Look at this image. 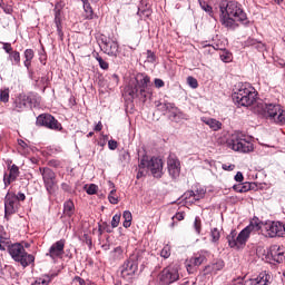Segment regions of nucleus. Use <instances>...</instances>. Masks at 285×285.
Masks as SVG:
<instances>
[{"label": "nucleus", "instance_id": "11", "mask_svg": "<svg viewBox=\"0 0 285 285\" xmlns=\"http://www.w3.org/2000/svg\"><path fill=\"white\" fill-rule=\"evenodd\" d=\"M208 255H210L208 250L200 249L186 261V268L189 275L197 273V268L208 259Z\"/></svg>", "mask_w": 285, "mask_h": 285}, {"label": "nucleus", "instance_id": "53", "mask_svg": "<svg viewBox=\"0 0 285 285\" xmlns=\"http://www.w3.org/2000/svg\"><path fill=\"white\" fill-rule=\"evenodd\" d=\"M82 238L83 243L87 244L89 250H92V237L88 234H83Z\"/></svg>", "mask_w": 285, "mask_h": 285}, {"label": "nucleus", "instance_id": "38", "mask_svg": "<svg viewBox=\"0 0 285 285\" xmlns=\"http://www.w3.org/2000/svg\"><path fill=\"white\" fill-rule=\"evenodd\" d=\"M205 196H206V190L196 189L194 191V199L190 200V204H195V202H199V199H204Z\"/></svg>", "mask_w": 285, "mask_h": 285}, {"label": "nucleus", "instance_id": "43", "mask_svg": "<svg viewBox=\"0 0 285 285\" xmlns=\"http://www.w3.org/2000/svg\"><path fill=\"white\" fill-rule=\"evenodd\" d=\"M96 61H98L99 67L102 70H108V68H109L108 62L106 60H104V58H101V56H99V53L96 55Z\"/></svg>", "mask_w": 285, "mask_h": 285}, {"label": "nucleus", "instance_id": "6", "mask_svg": "<svg viewBox=\"0 0 285 285\" xmlns=\"http://www.w3.org/2000/svg\"><path fill=\"white\" fill-rule=\"evenodd\" d=\"M39 173L42 177L47 195H49V197L57 195V190H59V185L55 170H52L50 167H40Z\"/></svg>", "mask_w": 285, "mask_h": 285}, {"label": "nucleus", "instance_id": "33", "mask_svg": "<svg viewBox=\"0 0 285 285\" xmlns=\"http://www.w3.org/2000/svg\"><path fill=\"white\" fill-rule=\"evenodd\" d=\"M122 218L125 219L122 223L124 228H130V226H132V213H130V210H125L122 213Z\"/></svg>", "mask_w": 285, "mask_h": 285}, {"label": "nucleus", "instance_id": "26", "mask_svg": "<svg viewBox=\"0 0 285 285\" xmlns=\"http://www.w3.org/2000/svg\"><path fill=\"white\" fill-rule=\"evenodd\" d=\"M12 246L10 242V236L3 230V227H0V250H6Z\"/></svg>", "mask_w": 285, "mask_h": 285}, {"label": "nucleus", "instance_id": "48", "mask_svg": "<svg viewBox=\"0 0 285 285\" xmlns=\"http://www.w3.org/2000/svg\"><path fill=\"white\" fill-rule=\"evenodd\" d=\"M146 55L148 63H155V61H157V55H155L153 50L148 49Z\"/></svg>", "mask_w": 285, "mask_h": 285}, {"label": "nucleus", "instance_id": "60", "mask_svg": "<svg viewBox=\"0 0 285 285\" xmlns=\"http://www.w3.org/2000/svg\"><path fill=\"white\" fill-rule=\"evenodd\" d=\"M48 166H50L51 168H59V166H61V161L57 159H51L48 161Z\"/></svg>", "mask_w": 285, "mask_h": 285}, {"label": "nucleus", "instance_id": "46", "mask_svg": "<svg viewBox=\"0 0 285 285\" xmlns=\"http://www.w3.org/2000/svg\"><path fill=\"white\" fill-rule=\"evenodd\" d=\"M220 59L224 61V63H230L233 61V55L228 51H224L220 55Z\"/></svg>", "mask_w": 285, "mask_h": 285}, {"label": "nucleus", "instance_id": "14", "mask_svg": "<svg viewBox=\"0 0 285 285\" xmlns=\"http://www.w3.org/2000/svg\"><path fill=\"white\" fill-rule=\"evenodd\" d=\"M100 49L108 57H117L119 55V43L110 38H101Z\"/></svg>", "mask_w": 285, "mask_h": 285}, {"label": "nucleus", "instance_id": "37", "mask_svg": "<svg viewBox=\"0 0 285 285\" xmlns=\"http://www.w3.org/2000/svg\"><path fill=\"white\" fill-rule=\"evenodd\" d=\"M138 17H141L142 19H148L150 14H153V10H150L148 7H138L137 11Z\"/></svg>", "mask_w": 285, "mask_h": 285}, {"label": "nucleus", "instance_id": "17", "mask_svg": "<svg viewBox=\"0 0 285 285\" xmlns=\"http://www.w3.org/2000/svg\"><path fill=\"white\" fill-rule=\"evenodd\" d=\"M8 170H9V174L7 171H4L3 174L4 188H8V186L14 183L19 178V175H21V171H19V166H17L16 164L11 166L9 165Z\"/></svg>", "mask_w": 285, "mask_h": 285}, {"label": "nucleus", "instance_id": "12", "mask_svg": "<svg viewBox=\"0 0 285 285\" xmlns=\"http://www.w3.org/2000/svg\"><path fill=\"white\" fill-rule=\"evenodd\" d=\"M139 271V262L137 255H131L121 266V277L124 279H132V276Z\"/></svg>", "mask_w": 285, "mask_h": 285}, {"label": "nucleus", "instance_id": "8", "mask_svg": "<svg viewBox=\"0 0 285 285\" xmlns=\"http://www.w3.org/2000/svg\"><path fill=\"white\" fill-rule=\"evenodd\" d=\"M250 227H245L238 235L237 230L233 229L227 236L229 248H244V246H246V242H248V238L250 237Z\"/></svg>", "mask_w": 285, "mask_h": 285}, {"label": "nucleus", "instance_id": "1", "mask_svg": "<svg viewBox=\"0 0 285 285\" xmlns=\"http://www.w3.org/2000/svg\"><path fill=\"white\" fill-rule=\"evenodd\" d=\"M219 12H220V23L228 30H236L239 28L237 21L248 26V17L246 12L242 8V3L230 0V1H222L219 3Z\"/></svg>", "mask_w": 285, "mask_h": 285}, {"label": "nucleus", "instance_id": "57", "mask_svg": "<svg viewBox=\"0 0 285 285\" xmlns=\"http://www.w3.org/2000/svg\"><path fill=\"white\" fill-rule=\"evenodd\" d=\"M58 275H59L58 273H50V274H46L41 278L45 279V282H48V284H50V282H52L55 277H57Z\"/></svg>", "mask_w": 285, "mask_h": 285}, {"label": "nucleus", "instance_id": "31", "mask_svg": "<svg viewBox=\"0 0 285 285\" xmlns=\"http://www.w3.org/2000/svg\"><path fill=\"white\" fill-rule=\"evenodd\" d=\"M272 121L277 126H285V110L284 108H279V111L276 112Z\"/></svg>", "mask_w": 285, "mask_h": 285}, {"label": "nucleus", "instance_id": "5", "mask_svg": "<svg viewBox=\"0 0 285 285\" xmlns=\"http://www.w3.org/2000/svg\"><path fill=\"white\" fill-rule=\"evenodd\" d=\"M232 97L234 104H237V106H243L245 108H248V106H253V104L257 101V92H255V88L253 87L242 86L237 91L232 95Z\"/></svg>", "mask_w": 285, "mask_h": 285}, {"label": "nucleus", "instance_id": "10", "mask_svg": "<svg viewBox=\"0 0 285 285\" xmlns=\"http://www.w3.org/2000/svg\"><path fill=\"white\" fill-rule=\"evenodd\" d=\"M36 126L48 128L49 130H56L58 132L63 130L61 122H59V120H57L55 116L50 114H40L36 118Z\"/></svg>", "mask_w": 285, "mask_h": 285}, {"label": "nucleus", "instance_id": "59", "mask_svg": "<svg viewBox=\"0 0 285 285\" xmlns=\"http://www.w3.org/2000/svg\"><path fill=\"white\" fill-rule=\"evenodd\" d=\"M155 88H164L166 82H164L160 78H155L154 80Z\"/></svg>", "mask_w": 285, "mask_h": 285}, {"label": "nucleus", "instance_id": "58", "mask_svg": "<svg viewBox=\"0 0 285 285\" xmlns=\"http://www.w3.org/2000/svg\"><path fill=\"white\" fill-rule=\"evenodd\" d=\"M60 188L63 190V193H72V186H70L68 183H61Z\"/></svg>", "mask_w": 285, "mask_h": 285}, {"label": "nucleus", "instance_id": "19", "mask_svg": "<svg viewBox=\"0 0 285 285\" xmlns=\"http://www.w3.org/2000/svg\"><path fill=\"white\" fill-rule=\"evenodd\" d=\"M19 208V200L14 194H7L4 198V215H14Z\"/></svg>", "mask_w": 285, "mask_h": 285}, {"label": "nucleus", "instance_id": "16", "mask_svg": "<svg viewBox=\"0 0 285 285\" xmlns=\"http://www.w3.org/2000/svg\"><path fill=\"white\" fill-rule=\"evenodd\" d=\"M63 248H66V239L57 240L50 246L49 252L46 255L51 259H57V257H62L66 253Z\"/></svg>", "mask_w": 285, "mask_h": 285}, {"label": "nucleus", "instance_id": "45", "mask_svg": "<svg viewBox=\"0 0 285 285\" xmlns=\"http://www.w3.org/2000/svg\"><path fill=\"white\" fill-rule=\"evenodd\" d=\"M187 83L193 89L199 88V82L197 81V78L193 76L187 77Z\"/></svg>", "mask_w": 285, "mask_h": 285}, {"label": "nucleus", "instance_id": "49", "mask_svg": "<svg viewBox=\"0 0 285 285\" xmlns=\"http://www.w3.org/2000/svg\"><path fill=\"white\" fill-rule=\"evenodd\" d=\"M183 199H185V202H193V199H195V190H187L184 195H183Z\"/></svg>", "mask_w": 285, "mask_h": 285}, {"label": "nucleus", "instance_id": "18", "mask_svg": "<svg viewBox=\"0 0 285 285\" xmlns=\"http://www.w3.org/2000/svg\"><path fill=\"white\" fill-rule=\"evenodd\" d=\"M267 237H284V223L272 222L266 224Z\"/></svg>", "mask_w": 285, "mask_h": 285}, {"label": "nucleus", "instance_id": "32", "mask_svg": "<svg viewBox=\"0 0 285 285\" xmlns=\"http://www.w3.org/2000/svg\"><path fill=\"white\" fill-rule=\"evenodd\" d=\"M246 228H249L252 233H257L258 230H262V222L256 216H254Z\"/></svg>", "mask_w": 285, "mask_h": 285}, {"label": "nucleus", "instance_id": "7", "mask_svg": "<svg viewBox=\"0 0 285 285\" xmlns=\"http://www.w3.org/2000/svg\"><path fill=\"white\" fill-rule=\"evenodd\" d=\"M139 168H148L156 179H161L164 176V160L159 157L148 158L146 155L142 156L139 163Z\"/></svg>", "mask_w": 285, "mask_h": 285}, {"label": "nucleus", "instance_id": "64", "mask_svg": "<svg viewBox=\"0 0 285 285\" xmlns=\"http://www.w3.org/2000/svg\"><path fill=\"white\" fill-rule=\"evenodd\" d=\"M108 148H109V150H117V141L116 140H109L108 141Z\"/></svg>", "mask_w": 285, "mask_h": 285}, {"label": "nucleus", "instance_id": "35", "mask_svg": "<svg viewBox=\"0 0 285 285\" xmlns=\"http://www.w3.org/2000/svg\"><path fill=\"white\" fill-rule=\"evenodd\" d=\"M83 3V10H85V19H94L95 18V11L92 10V7L90 6V2H82Z\"/></svg>", "mask_w": 285, "mask_h": 285}, {"label": "nucleus", "instance_id": "54", "mask_svg": "<svg viewBox=\"0 0 285 285\" xmlns=\"http://www.w3.org/2000/svg\"><path fill=\"white\" fill-rule=\"evenodd\" d=\"M115 193H117V189H112L108 196L109 202L114 205L119 204V199L115 196Z\"/></svg>", "mask_w": 285, "mask_h": 285}, {"label": "nucleus", "instance_id": "13", "mask_svg": "<svg viewBox=\"0 0 285 285\" xmlns=\"http://www.w3.org/2000/svg\"><path fill=\"white\" fill-rule=\"evenodd\" d=\"M37 101V96H26V94H20L13 101L12 108L14 112H23V110H28V108H32Z\"/></svg>", "mask_w": 285, "mask_h": 285}, {"label": "nucleus", "instance_id": "39", "mask_svg": "<svg viewBox=\"0 0 285 285\" xmlns=\"http://www.w3.org/2000/svg\"><path fill=\"white\" fill-rule=\"evenodd\" d=\"M198 2H199L202 10H204V12H207V14H209V17H213V7H210L208 4V2H206L205 0H198Z\"/></svg>", "mask_w": 285, "mask_h": 285}, {"label": "nucleus", "instance_id": "30", "mask_svg": "<svg viewBox=\"0 0 285 285\" xmlns=\"http://www.w3.org/2000/svg\"><path fill=\"white\" fill-rule=\"evenodd\" d=\"M8 61L11 66H21V53L17 50H13L8 56Z\"/></svg>", "mask_w": 285, "mask_h": 285}, {"label": "nucleus", "instance_id": "29", "mask_svg": "<svg viewBox=\"0 0 285 285\" xmlns=\"http://www.w3.org/2000/svg\"><path fill=\"white\" fill-rule=\"evenodd\" d=\"M63 215L65 217H72L75 215V203L72 199L63 203Z\"/></svg>", "mask_w": 285, "mask_h": 285}, {"label": "nucleus", "instance_id": "4", "mask_svg": "<svg viewBox=\"0 0 285 285\" xmlns=\"http://www.w3.org/2000/svg\"><path fill=\"white\" fill-rule=\"evenodd\" d=\"M10 257L18 262L23 268H27V266H30V264H35V255L28 254L26 252V248L21 243H14L9 245V248H7Z\"/></svg>", "mask_w": 285, "mask_h": 285}, {"label": "nucleus", "instance_id": "62", "mask_svg": "<svg viewBox=\"0 0 285 285\" xmlns=\"http://www.w3.org/2000/svg\"><path fill=\"white\" fill-rule=\"evenodd\" d=\"M185 215L184 212L176 213L175 216L171 217V219H177V222H183Z\"/></svg>", "mask_w": 285, "mask_h": 285}, {"label": "nucleus", "instance_id": "21", "mask_svg": "<svg viewBox=\"0 0 285 285\" xmlns=\"http://www.w3.org/2000/svg\"><path fill=\"white\" fill-rule=\"evenodd\" d=\"M281 108H282V105L265 104L264 110L266 112L267 119H269V121H272V119L275 117V115H277V112H279Z\"/></svg>", "mask_w": 285, "mask_h": 285}, {"label": "nucleus", "instance_id": "15", "mask_svg": "<svg viewBox=\"0 0 285 285\" xmlns=\"http://www.w3.org/2000/svg\"><path fill=\"white\" fill-rule=\"evenodd\" d=\"M167 168L171 179H177L181 173V164L177 157L170 155L167 158Z\"/></svg>", "mask_w": 285, "mask_h": 285}, {"label": "nucleus", "instance_id": "52", "mask_svg": "<svg viewBox=\"0 0 285 285\" xmlns=\"http://www.w3.org/2000/svg\"><path fill=\"white\" fill-rule=\"evenodd\" d=\"M257 39L255 38H247L246 41L244 42L245 48H254V46L257 43Z\"/></svg>", "mask_w": 285, "mask_h": 285}, {"label": "nucleus", "instance_id": "24", "mask_svg": "<svg viewBox=\"0 0 285 285\" xmlns=\"http://www.w3.org/2000/svg\"><path fill=\"white\" fill-rule=\"evenodd\" d=\"M202 121L203 124L208 126L210 130H214L215 132H217V130H222V121L215 118L203 117Z\"/></svg>", "mask_w": 285, "mask_h": 285}, {"label": "nucleus", "instance_id": "28", "mask_svg": "<svg viewBox=\"0 0 285 285\" xmlns=\"http://www.w3.org/2000/svg\"><path fill=\"white\" fill-rule=\"evenodd\" d=\"M156 108L160 112H163V115H166L167 112H170L173 108H175V102H169V101L158 102L156 104Z\"/></svg>", "mask_w": 285, "mask_h": 285}, {"label": "nucleus", "instance_id": "27", "mask_svg": "<svg viewBox=\"0 0 285 285\" xmlns=\"http://www.w3.org/2000/svg\"><path fill=\"white\" fill-rule=\"evenodd\" d=\"M24 61L23 66L27 70H30V66H32V60L35 59V50L26 49L23 52Z\"/></svg>", "mask_w": 285, "mask_h": 285}, {"label": "nucleus", "instance_id": "41", "mask_svg": "<svg viewBox=\"0 0 285 285\" xmlns=\"http://www.w3.org/2000/svg\"><path fill=\"white\" fill-rule=\"evenodd\" d=\"M194 229L196 235H202V218L199 216L195 217Z\"/></svg>", "mask_w": 285, "mask_h": 285}, {"label": "nucleus", "instance_id": "44", "mask_svg": "<svg viewBox=\"0 0 285 285\" xmlns=\"http://www.w3.org/2000/svg\"><path fill=\"white\" fill-rule=\"evenodd\" d=\"M119 160L121 161V164H130V153L126 150L120 153Z\"/></svg>", "mask_w": 285, "mask_h": 285}, {"label": "nucleus", "instance_id": "55", "mask_svg": "<svg viewBox=\"0 0 285 285\" xmlns=\"http://www.w3.org/2000/svg\"><path fill=\"white\" fill-rule=\"evenodd\" d=\"M0 43H2V50H4V52H7V55H10L11 52L14 51L12 49V43H10V42H0Z\"/></svg>", "mask_w": 285, "mask_h": 285}, {"label": "nucleus", "instance_id": "25", "mask_svg": "<svg viewBox=\"0 0 285 285\" xmlns=\"http://www.w3.org/2000/svg\"><path fill=\"white\" fill-rule=\"evenodd\" d=\"M170 121H175V124H179L181 119H188L186 114H184L177 106H174L173 110L169 112Z\"/></svg>", "mask_w": 285, "mask_h": 285}, {"label": "nucleus", "instance_id": "23", "mask_svg": "<svg viewBox=\"0 0 285 285\" xmlns=\"http://www.w3.org/2000/svg\"><path fill=\"white\" fill-rule=\"evenodd\" d=\"M256 188L257 184L255 183H243L233 186L235 193H248V190H255Z\"/></svg>", "mask_w": 285, "mask_h": 285}, {"label": "nucleus", "instance_id": "50", "mask_svg": "<svg viewBox=\"0 0 285 285\" xmlns=\"http://www.w3.org/2000/svg\"><path fill=\"white\" fill-rule=\"evenodd\" d=\"M97 190H99V186L91 184L86 189L87 195H97Z\"/></svg>", "mask_w": 285, "mask_h": 285}, {"label": "nucleus", "instance_id": "22", "mask_svg": "<svg viewBox=\"0 0 285 285\" xmlns=\"http://www.w3.org/2000/svg\"><path fill=\"white\" fill-rule=\"evenodd\" d=\"M268 257H271L273 262H276L277 264H282L284 262V252H279V247L273 246L271 247Z\"/></svg>", "mask_w": 285, "mask_h": 285}, {"label": "nucleus", "instance_id": "63", "mask_svg": "<svg viewBox=\"0 0 285 285\" xmlns=\"http://www.w3.org/2000/svg\"><path fill=\"white\" fill-rule=\"evenodd\" d=\"M234 179L235 181H238L239 184H242V181H244V174H242V171H237Z\"/></svg>", "mask_w": 285, "mask_h": 285}, {"label": "nucleus", "instance_id": "2", "mask_svg": "<svg viewBox=\"0 0 285 285\" xmlns=\"http://www.w3.org/2000/svg\"><path fill=\"white\" fill-rule=\"evenodd\" d=\"M125 95L131 99L138 98L142 104H146V101L153 97V83L150 82V76L146 73H138L136 76V82L130 83L125 88Z\"/></svg>", "mask_w": 285, "mask_h": 285}, {"label": "nucleus", "instance_id": "51", "mask_svg": "<svg viewBox=\"0 0 285 285\" xmlns=\"http://www.w3.org/2000/svg\"><path fill=\"white\" fill-rule=\"evenodd\" d=\"M255 50H257L258 52H266V43L257 40V43L254 45L253 47Z\"/></svg>", "mask_w": 285, "mask_h": 285}, {"label": "nucleus", "instance_id": "56", "mask_svg": "<svg viewBox=\"0 0 285 285\" xmlns=\"http://www.w3.org/2000/svg\"><path fill=\"white\" fill-rule=\"evenodd\" d=\"M119 222H121V215H114L111 219V228H117V226H119Z\"/></svg>", "mask_w": 285, "mask_h": 285}, {"label": "nucleus", "instance_id": "9", "mask_svg": "<svg viewBox=\"0 0 285 285\" xmlns=\"http://www.w3.org/2000/svg\"><path fill=\"white\" fill-rule=\"evenodd\" d=\"M179 282V266L169 265L158 274V285H170Z\"/></svg>", "mask_w": 285, "mask_h": 285}, {"label": "nucleus", "instance_id": "61", "mask_svg": "<svg viewBox=\"0 0 285 285\" xmlns=\"http://www.w3.org/2000/svg\"><path fill=\"white\" fill-rule=\"evenodd\" d=\"M16 200L26 202V194L19 191L17 195L14 194Z\"/></svg>", "mask_w": 285, "mask_h": 285}, {"label": "nucleus", "instance_id": "34", "mask_svg": "<svg viewBox=\"0 0 285 285\" xmlns=\"http://www.w3.org/2000/svg\"><path fill=\"white\" fill-rule=\"evenodd\" d=\"M110 256L115 262L124 259V248H121V246L114 248V250L110 252Z\"/></svg>", "mask_w": 285, "mask_h": 285}, {"label": "nucleus", "instance_id": "47", "mask_svg": "<svg viewBox=\"0 0 285 285\" xmlns=\"http://www.w3.org/2000/svg\"><path fill=\"white\" fill-rule=\"evenodd\" d=\"M160 257H164V259H168V257H170V245H165L160 250Z\"/></svg>", "mask_w": 285, "mask_h": 285}, {"label": "nucleus", "instance_id": "3", "mask_svg": "<svg viewBox=\"0 0 285 285\" xmlns=\"http://www.w3.org/2000/svg\"><path fill=\"white\" fill-rule=\"evenodd\" d=\"M227 146L236 153H253L254 150L250 136L242 131H236L232 134V136L227 140Z\"/></svg>", "mask_w": 285, "mask_h": 285}, {"label": "nucleus", "instance_id": "42", "mask_svg": "<svg viewBox=\"0 0 285 285\" xmlns=\"http://www.w3.org/2000/svg\"><path fill=\"white\" fill-rule=\"evenodd\" d=\"M0 101H2V104H8V101H10V89L0 91Z\"/></svg>", "mask_w": 285, "mask_h": 285}, {"label": "nucleus", "instance_id": "36", "mask_svg": "<svg viewBox=\"0 0 285 285\" xmlns=\"http://www.w3.org/2000/svg\"><path fill=\"white\" fill-rule=\"evenodd\" d=\"M210 237H212V244H217L219 239L222 238V233L219 232V228L213 227L210 229Z\"/></svg>", "mask_w": 285, "mask_h": 285}, {"label": "nucleus", "instance_id": "40", "mask_svg": "<svg viewBox=\"0 0 285 285\" xmlns=\"http://www.w3.org/2000/svg\"><path fill=\"white\" fill-rule=\"evenodd\" d=\"M55 24L57 28L58 37L63 39V26L61 24V18H55Z\"/></svg>", "mask_w": 285, "mask_h": 285}, {"label": "nucleus", "instance_id": "20", "mask_svg": "<svg viewBox=\"0 0 285 285\" xmlns=\"http://www.w3.org/2000/svg\"><path fill=\"white\" fill-rule=\"evenodd\" d=\"M222 268H224V262L218 259L215 263L205 266L204 275H215L218 271H222Z\"/></svg>", "mask_w": 285, "mask_h": 285}]
</instances>
